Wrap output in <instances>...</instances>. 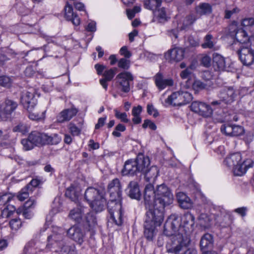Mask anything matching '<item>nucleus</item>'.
Wrapping results in <instances>:
<instances>
[{
    "mask_svg": "<svg viewBox=\"0 0 254 254\" xmlns=\"http://www.w3.org/2000/svg\"><path fill=\"white\" fill-rule=\"evenodd\" d=\"M123 211H121V219L119 217L118 215L116 213L114 214V218L112 217V216L110 215V219L109 221L111 222L114 223L116 225L118 226H120L122 225L123 222Z\"/></svg>",
    "mask_w": 254,
    "mask_h": 254,
    "instance_id": "09e8293b",
    "label": "nucleus"
},
{
    "mask_svg": "<svg viewBox=\"0 0 254 254\" xmlns=\"http://www.w3.org/2000/svg\"><path fill=\"white\" fill-rule=\"evenodd\" d=\"M46 138H45V144H57L61 140V138L59 137L58 134H54L51 136H48L46 134Z\"/></svg>",
    "mask_w": 254,
    "mask_h": 254,
    "instance_id": "79ce46f5",
    "label": "nucleus"
},
{
    "mask_svg": "<svg viewBox=\"0 0 254 254\" xmlns=\"http://www.w3.org/2000/svg\"><path fill=\"white\" fill-rule=\"evenodd\" d=\"M77 111L75 109H65L61 112L57 116V121L59 123L69 121L73 117L75 116Z\"/></svg>",
    "mask_w": 254,
    "mask_h": 254,
    "instance_id": "7c9ffc66",
    "label": "nucleus"
},
{
    "mask_svg": "<svg viewBox=\"0 0 254 254\" xmlns=\"http://www.w3.org/2000/svg\"><path fill=\"white\" fill-rule=\"evenodd\" d=\"M115 117L124 123H128L129 120L127 118V115L126 113H121L117 110H114Z\"/></svg>",
    "mask_w": 254,
    "mask_h": 254,
    "instance_id": "3c124183",
    "label": "nucleus"
},
{
    "mask_svg": "<svg viewBox=\"0 0 254 254\" xmlns=\"http://www.w3.org/2000/svg\"><path fill=\"white\" fill-rule=\"evenodd\" d=\"M185 50L181 48H175L169 50L165 54V58L170 62H178L184 57Z\"/></svg>",
    "mask_w": 254,
    "mask_h": 254,
    "instance_id": "aec40b11",
    "label": "nucleus"
},
{
    "mask_svg": "<svg viewBox=\"0 0 254 254\" xmlns=\"http://www.w3.org/2000/svg\"><path fill=\"white\" fill-rule=\"evenodd\" d=\"M29 140L35 146H42L45 144L46 134L37 131H32L29 135Z\"/></svg>",
    "mask_w": 254,
    "mask_h": 254,
    "instance_id": "a878e982",
    "label": "nucleus"
},
{
    "mask_svg": "<svg viewBox=\"0 0 254 254\" xmlns=\"http://www.w3.org/2000/svg\"><path fill=\"white\" fill-rule=\"evenodd\" d=\"M57 247H58V249H54L55 252L60 251L61 254H77L75 246L73 244L69 245L63 242Z\"/></svg>",
    "mask_w": 254,
    "mask_h": 254,
    "instance_id": "cd10ccee",
    "label": "nucleus"
},
{
    "mask_svg": "<svg viewBox=\"0 0 254 254\" xmlns=\"http://www.w3.org/2000/svg\"><path fill=\"white\" fill-rule=\"evenodd\" d=\"M239 11V9L237 7L233 8L231 10L226 9L225 11V18L227 19L230 18L231 16L235 13H237Z\"/></svg>",
    "mask_w": 254,
    "mask_h": 254,
    "instance_id": "338daca9",
    "label": "nucleus"
},
{
    "mask_svg": "<svg viewBox=\"0 0 254 254\" xmlns=\"http://www.w3.org/2000/svg\"><path fill=\"white\" fill-rule=\"evenodd\" d=\"M242 25L246 28L248 29L249 28H254V18L249 17L244 19L242 21Z\"/></svg>",
    "mask_w": 254,
    "mask_h": 254,
    "instance_id": "37998d69",
    "label": "nucleus"
},
{
    "mask_svg": "<svg viewBox=\"0 0 254 254\" xmlns=\"http://www.w3.org/2000/svg\"><path fill=\"white\" fill-rule=\"evenodd\" d=\"M11 85V79L8 76H1V86L9 87Z\"/></svg>",
    "mask_w": 254,
    "mask_h": 254,
    "instance_id": "680f3d73",
    "label": "nucleus"
},
{
    "mask_svg": "<svg viewBox=\"0 0 254 254\" xmlns=\"http://www.w3.org/2000/svg\"><path fill=\"white\" fill-rule=\"evenodd\" d=\"M12 198L10 193H4L1 195V203L5 206L1 212V217L8 218L12 215L15 210V208L12 205H7V203Z\"/></svg>",
    "mask_w": 254,
    "mask_h": 254,
    "instance_id": "a211bd4d",
    "label": "nucleus"
},
{
    "mask_svg": "<svg viewBox=\"0 0 254 254\" xmlns=\"http://www.w3.org/2000/svg\"><path fill=\"white\" fill-rule=\"evenodd\" d=\"M217 96L223 103L228 104L234 101L237 93L234 87L225 86L220 90Z\"/></svg>",
    "mask_w": 254,
    "mask_h": 254,
    "instance_id": "f8f14e48",
    "label": "nucleus"
},
{
    "mask_svg": "<svg viewBox=\"0 0 254 254\" xmlns=\"http://www.w3.org/2000/svg\"><path fill=\"white\" fill-rule=\"evenodd\" d=\"M159 170L155 166H153L148 169L147 167L145 169V171L142 172L141 174L144 175V178L147 182H149V184H153L155 181L156 179L159 175Z\"/></svg>",
    "mask_w": 254,
    "mask_h": 254,
    "instance_id": "393cba45",
    "label": "nucleus"
},
{
    "mask_svg": "<svg viewBox=\"0 0 254 254\" xmlns=\"http://www.w3.org/2000/svg\"><path fill=\"white\" fill-rule=\"evenodd\" d=\"M224 164L233 170L236 176H242L247 170L253 166L254 162L251 159L242 161L240 153L237 152L230 154L224 161Z\"/></svg>",
    "mask_w": 254,
    "mask_h": 254,
    "instance_id": "7ed1b4c3",
    "label": "nucleus"
},
{
    "mask_svg": "<svg viewBox=\"0 0 254 254\" xmlns=\"http://www.w3.org/2000/svg\"><path fill=\"white\" fill-rule=\"evenodd\" d=\"M9 225L11 229L17 230L21 226L22 223L20 219L15 218L9 221Z\"/></svg>",
    "mask_w": 254,
    "mask_h": 254,
    "instance_id": "49530a36",
    "label": "nucleus"
},
{
    "mask_svg": "<svg viewBox=\"0 0 254 254\" xmlns=\"http://www.w3.org/2000/svg\"><path fill=\"white\" fill-rule=\"evenodd\" d=\"M17 104L11 100L7 99L3 104V110L1 112V120H10L12 112L16 108Z\"/></svg>",
    "mask_w": 254,
    "mask_h": 254,
    "instance_id": "6ab92c4d",
    "label": "nucleus"
},
{
    "mask_svg": "<svg viewBox=\"0 0 254 254\" xmlns=\"http://www.w3.org/2000/svg\"><path fill=\"white\" fill-rule=\"evenodd\" d=\"M14 132H18L24 134L28 131V129L25 125L22 123H19L13 128Z\"/></svg>",
    "mask_w": 254,
    "mask_h": 254,
    "instance_id": "de8ad7c7",
    "label": "nucleus"
},
{
    "mask_svg": "<svg viewBox=\"0 0 254 254\" xmlns=\"http://www.w3.org/2000/svg\"><path fill=\"white\" fill-rule=\"evenodd\" d=\"M196 12L199 15L210 13L211 12V6L208 3H201L196 8Z\"/></svg>",
    "mask_w": 254,
    "mask_h": 254,
    "instance_id": "58836bf2",
    "label": "nucleus"
},
{
    "mask_svg": "<svg viewBox=\"0 0 254 254\" xmlns=\"http://www.w3.org/2000/svg\"><path fill=\"white\" fill-rule=\"evenodd\" d=\"M67 235L69 238L81 245L85 238L84 232L78 226L74 225L71 227L67 231Z\"/></svg>",
    "mask_w": 254,
    "mask_h": 254,
    "instance_id": "f3484780",
    "label": "nucleus"
},
{
    "mask_svg": "<svg viewBox=\"0 0 254 254\" xmlns=\"http://www.w3.org/2000/svg\"><path fill=\"white\" fill-rule=\"evenodd\" d=\"M183 228H180V232H173V234L167 236H171L167 240L166 246V251L168 253L179 254V253L184 250L188 246L190 242V235L186 233H183ZM165 235V234L163 233ZM166 236V235H165Z\"/></svg>",
    "mask_w": 254,
    "mask_h": 254,
    "instance_id": "20e7f679",
    "label": "nucleus"
},
{
    "mask_svg": "<svg viewBox=\"0 0 254 254\" xmlns=\"http://www.w3.org/2000/svg\"><path fill=\"white\" fill-rule=\"evenodd\" d=\"M120 53L126 58H129L131 56V53L127 50L126 46H124L121 48Z\"/></svg>",
    "mask_w": 254,
    "mask_h": 254,
    "instance_id": "69168bd1",
    "label": "nucleus"
},
{
    "mask_svg": "<svg viewBox=\"0 0 254 254\" xmlns=\"http://www.w3.org/2000/svg\"><path fill=\"white\" fill-rule=\"evenodd\" d=\"M69 128L70 129V132L73 135H78L80 132V129L74 124L72 123L69 124Z\"/></svg>",
    "mask_w": 254,
    "mask_h": 254,
    "instance_id": "052dcab7",
    "label": "nucleus"
},
{
    "mask_svg": "<svg viewBox=\"0 0 254 254\" xmlns=\"http://www.w3.org/2000/svg\"><path fill=\"white\" fill-rule=\"evenodd\" d=\"M213 245V238L211 235L206 234L201 238L200 242V246L202 250L205 251L207 249H211Z\"/></svg>",
    "mask_w": 254,
    "mask_h": 254,
    "instance_id": "473e14b6",
    "label": "nucleus"
},
{
    "mask_svg": "<svg viewBox=\"0 0 254 254\" xmlns=\"http://www.w3.org/2000/svg\"><path fill=\"white\" fill-rule=\"evenodd\" d=\"M118 66L120 68L127 70L130 67V61L126 58H122L118 61Z\"/></svg>",
    "mask_w": 254,
    "mask_h": 254,
    "instance_id": "c03bdc74",
    "label": "nucleus"
},
{
    "mask_svg": "<svg viewBox=\"0 0 254 254\" xmlns=\"http://www.w3.org/2000/svg\"><path fill=\"white\" fill-rule=\"evenodd\" d=\"M127 193L131 198L139 200L141 192L138 183L135 181L130 182L127 189Z\"/></svg>",
    "mask_w": 254,
    "mask_h": 254,
    "instance_id": "b1692460",
    "label": "nucleus"
},
{
    "mask_svg": "<svg viewBox=\"0 0 254 254\" xmlns=\"http://www.w3.org/2000/svg\"><path fill=\"white\" fill-rule=\"evenodd\" d=\"M117 70V68L115 67L105 71L103 74L104 77L100 79V83L106 90H107L108 85L107 82L112 80L116 74Z\"/></svg>",
    "mask_w": 254,
    "mask_h": 254,
    "instance_id": "c85d7f7f",
    "label": "nucleus"
},
{
    "mask_svg": "<svg viewBox=\"0 0 254 254\" xmlns=\"http://www.w3.org/2000/svg\"><path fill=\"white\" fill-rule=\"evenodd\" d=\"M198 220L200 225L204 227L208 225L209 222V219L205 214H201L198 217Z\"/></svg>",
    "mask_w": 254,
    "mask_h": 254,
    "instance_id": "5fc2aeb1",
    "label": "nucleus"
},
{
    "mask_svg": "<svg viewBox=\"0 0 254 254\" xmlns=\"http://www.w3.org/2000/svg\"><path fill=\"white\" fill-rule=\"evenodd\" d=\"M161 0H145L144 5L146 8L154 12L161 6Z\"/></svg>",
    "mask_w": 254,
    "mask_h": 254,
    "instance_id": "e433bc0d",
    "label": "nucleus"
},
{
    "mask_svg": "<svg viewBox=\"0 0 254 254\" xmlns=\"http://www.w3.org/2000/svg\"><path fill=\"white\" fill-rule=\"evenodd\" d=\"M121 198H111L108 203H106L109 215L112 216L113 219H115V213L121 219V211H123Z\"/></svg>",
    "mask_w": 254,
    "mask_h": 254,
    "instance_id": "dca6fc26",
    "label": "nucleus"
},
{
    "mask_svg": "<svg viewBox=\"0 0 254 254\" xmlns=\"http://www.w3.org/2000/svg\"><path fill=\"white\" fill-rule=\"evenodd\" d=\"M196 19L194 15H190L187 16L184 21L183 24L184 26H189L193 24Z\"/></svg>",
    "mask_w": 254,
    "mask_h": 254,
    "instance_id": "bf43d9fd",
    "label": "nucleus"
},
{
    "mask_svg": "<svg viewBox=\"0 0 254 254\" xmlns=\"http://www.w3.org/2000/svg\"><path fill=\"white\" fill-rule=\"evenodd\" d=\"M155 83L157 87L160 90L164 89L168 86H172L174 81L171 78H166L161 72H158L153 77Z\"/></svg>",
    "mask_w": 254,
    "mask_h": 254,
    "instance_id": "412c9836",
    "label": "nucleus"
},
{
    "mask_svg": "<svg viewBox=\"0 0 254 254\" xmlns=\"http://www.w3.org/2000/svg\"><path fill=\"white\" fill-rule=\"evenodd\" d=\"M177 198L180 206L183 209H189L192 207L190 199L184 192H179L177 194Z\"/></svg>",
    "mask_w": 254,
    "mask_h": 254,
    "instance_id": "c756f323",
    "label": "nucleus"
},
{
    "mask_svg": "<svg viewBox=\"0 0 254 254\" xmlns=\"http://www.w3.org/2000/svg\"><path fill=\"white\" fill-rule=\"evenodd\" d=\"M147 112L150 115H152L154 118L159 116V113L156 109L151 104H148L147 106Z\"/></svg>",
    "mask_w": 254,
    "mask_h": 254,
    "instance_id": "603ef678",
    "label": "nucleus"
},
{
    "mask_svg": "<svg viewBox=\"0 0 254 254\" xmlns=\"http://www.w3.org/2000/svg\"><path fill=\"white\" fill-rule=\"evenodd\" d=\"M213 37L211 34H207L204 38L203 43L201 47L203 49H210L213 50H217L218 47L215 46V43L213 41Z\"/></svg>",
    "mask_w": 254,
    "mask_h": 254,
    "instance_id": "f704fd0d",
    "label": "nucleus"
},
{
    "mask_svg": "<svg viewBox=\"0 0 254 254\" xmlns=\"http://www.w3.org/2000/svg\"><path fill=\"white\" fill-rule=\"evenodd\" d=\"M27 111L29 112V118L31 120L37 121L44 119L45 117L46 110L39 113L37 109H34V108L31 110Z\"/></svg>",
    "mask_w": 254,
    "mask_h": 254,
    "instance_id": "4c0bfd02",
    "label": "nucleus"
},
{
    "mask_svg": "<svg viewBox=\"0 0 254 254\" xmlns=\"http://www.w3.org/2000/svg\"><path fill=\"white\" fill-rule=\"evenodd\" d=\"M155 213L147 211L146 213V219L144 224V235L148 241H152L155 234V228L162 223L164 216H161V218L157 216Z\"/></svg>",
    "mask_w": 254,
    "mask_h": 254,
    "instance_id": "0eeeda50",
    "label": "nucleus"
},
{
    "mask_svg": "<svg viewBox=\"0 0 254 254\" xmlns=\"http://www.w3.org/2000/svg\"><path fill=\"white\" fill-rule=\"evenodd\" d=\"M192 87L194 90L199 91L204 89H207V85L200 80H196L193 83Z\"/></svg>",
    "mask_w": 254,
    "mask_h": 254,
    "instance_id": "a18cd8bd",
    "label": "nucleus"
},
{
    "mask_svg": "<svg viewBox=\"0 0 254 254\" xmlns=\"http://www.w3.org/2000/svg\"><path fill=\"white\" fill-rule=\"evenodd\" d=\"M192 99V96L190 93L179 91L173 93L166 99L165 102L174 106H180L189 103Z\"/></svg>",
    "mask_w": 254,
    "mask_h": 254,
    "instance_id": "6e6552de",
    "label": "nucleus"
},
{
    "mask_svg": "<svg viewBox=\"0 0 254 254\" xmlns=\"http://www.w3.org/2000/svg\"><path fill=\"white\" fill-rule=\"evenodd\" d=\"M108 190L111 198H120L122 196V186L119 180L113 179L108 186Z\"/></svg>",
    "mask_w": 254,
    "mask_h": 254,
    "instance_id": "4be33fe9",
    "label": "nucleus"
},
{
    "mask_svg": "<svg viewBox=\"0 0 254 254\" xmlns=\"http://www.w3.org/2000/svg\"><path fill=\"white\" fill-rule=\"evenodd\" d=\"M32 193L31 190L25 186L17 193L16 197L19 200L22 201L27 198L29 194Z\"/></svg>",
    "mask_w": 254,
    "mask_h": 254,
    "instance_id": "ea45409f",
    "label": "nucleus"
},
{
    "mask_svg": "<svg viewBox=\"0 0 254 254\" xmlns=\"http://www.w3.org/2000/svg\"><path fill=\"white\" fill-rule=\"evenodd\" d=\"M190 109L200 116L205 117H210L213 113V109L205 103L194 101L190 106Z\"/></svg>",
    "mask_w": 254,
    "mask_h": 254,
    "instance_id": "4468645a",
    "label": "nucleus"
},
{
    "mask_svg": "<svg viewBox=\"0 0 254 254\" xmlns=\"http://www.w3.org/2000/svg\"><path fill=\"white\" fill-rule=\"evenodd\" d=\"M173 200L172 191L166 185H158L155 190L151 184L146 185L144 193L145 208L158 214L159 218L164 216L165 208L173 203Z\"/></svg>",
    "mask_w": 254,
    "mask_h": 254,
    "instance_id": "f257e3e1",
    "label": "nucleus"
},
{
    "mask_svg": "<svg viewBox=\"0 0 254 254\" xmlns=\"http://www.w3.org/2000/svg\"><path fill=\"white\" fill-rule=\"evenodd\" d=\"M68 217L76 222H79L82 217L81 208L77 207L71 210L69 213Z\"/></svg>",
    "mask_w": 254,
    "mask_h": 254,
    "instance_id": "c9c22d12",
    "label": "nucleus"
},
{
    "mask_svg": "<svg viewBox=\"0 0 254 254\" xmlns=\"http://www.w3.org/2000/svg\"><path fill=\"white\" fill-rule=\"evenodd\" d=\"M150 164L148 157L145 156L143 154H139L135 159H129L125 163L124 168L122 170L124 176L137 175L145 171V169Z\"/></svg>",
    "mask_w": 254,
    "mask_h": 254,
    "instance_id": "39448f33",
    "label": "nucleus"
},
{
    "mask_svg": "<svg viewBox=\"0 0 254 254\" xmlns=\"http://www.w3.org/2000/svg\"><path fill=\"white\" fill-rule=\"evenodd\" d=\"M116 79L121 91L128 93L130 90V85L132 84L134 77L130 72L125 71L119 73Z\"/></svg>",
    "mask_w": 254,
    "mask_h": 254,
    "instance_id": "9d476101",
    "label": "nucleus"
},
{
    "mask_svg": "<svg viewBox=\"0 0 254 254\" xmlns=\"http://www.w3.org/2000/svg\"><path fill=\"white\" fill-rule=\"evenodd\" d=\"M86 223L89 226V230L92 229L96 224V218L92 213H87L86 216Z\"/></svg>",
    "mask_w": 254,
    "mask_h": 254,
    "instance_id": "a19ab883",
    "label": "nucleus"
},
{
    "mask_svg": "<svg viewBox=\"0 0 254 254\" xmlns=\"http://www.w3.org/2000/svg\"><path fill=\"white\" fill-rule=\"evenodd\" d=\"M213 61L215 66H216L219 70H224L226 68V63L224 57L217 53L213 54Z\"/></svg>",
    "mask_w": 254,
    "mask_h": 254,
    "instance_id": "72a5a7b5",
    "label": "nucleus"
},
{
    "mask_svg": "<svg viewBox=\"0 0 254 254\" xmlns=\"http://www.w3.org/2000/svg\"><path fill=\"white\" fill-rule=\"evenodd\" d=\"M220 129L222 132L230 136L242 135L245 131L243 127L230 124L222 125Z\"/></svg>",
    "mask_w": 254,
    "mask_h": 254,
    "instance_id": "2eb2a0df",
    "label": "nucleus"
},
{
    "mask_svg": "<svg viewBox=\"0 0 254 254\" xmlns=\"http://www.w3.org/2000/svg\"><path fill=\"white\" fill-rule=\"evenodd\" d=\"M81 194L79 188L71 186L66 190L65 195L68 197L71 200L77 203L78 198Z\"/></svg>",
    "mask_w": 254,
    "mask_h": 254,
    "instance_id": "2f4dec72",
    "label": "nucleus"
},
{
    "mask_svg": "<svg viewBox=\"0 0 254 254\" xmlns=\"http://www.w3.org/2000/svg\"><path fill=\"white\" fill-rule=\"evenodd\" d=\"M236 39L242 44V46H246V44L254 43V38L249 36L246 32V30L239 29L236 30L235 34Z\"/></svg>",
    "mask_w": 254,
    "mask_h": 254,
    "instance_id": "5701e85b",
    "label": "nucleus"
},
{
    "mask_svg": "<svg viewBox=\"0 0 254 254\" xmlns=\"http://www.w3.org/2000/svg\"><path fill=\"white\" fill-rule=\"evenodd\" d=\"M192 66L191 65L187 68H186L185 69L183 70L180 73V76L182 79H188L192 73Z\"/></svg>",
    "mask_w": 254,
    "mask_h": 254,
    "instance_id": "864d4df0",
    "label": "nucleus"
},
{
    "mask_svg": "<svg viewBox=\"0 0 254 254\" xmlns=\"http://www.w3.org/2000/svg\"><path fill=\"white\" fill-rule=\"evenodd\" d=\"M182 225L180 224L178 215L172 214L168 218L164 226V234L167 236L173 234V232H179L183 228V233L189 235L192 231L194 224V217L190 212L185 213L181 218Z\"/></svg>",
    "mask_w": 254,
    "mask_h": 254,
    "instance_id": "f03ea898",
    "label": "nucleus"
},
{
    "mask_svg": "<svg viewBox=\"0 0 254 254\" xmlns=\"http://www.w3.org/2000/svg\"><path fill=\"white\" fill-rule=\"evenodd\" d=\"M36 203V200L30 197L23 205L25 209L30 210V209H33L35 207Z\"/></svg>",
    "mask_w": 254,
    "mask_h": 254,
    "instance_id": "6e6d98bb",
    "label": "nucleus"
},
{
    "mask_svg": "<svg viewBox=\"0 0 254 254\" xmlns=\"http://www.w3.org/2000/svg\"><path fill=\"white\" fill-rule=\"evenodd\" d=\"M142 127L144 128L149 127L150 129L154 130H155L157 128L155 124L148 120H146L144 121V122L142 125Z\"/></svg>",
    "mask_w": 254,
    "mask_h": 254,
    "instance_id": "0e129e2a",
    "label": "nucleus"
},
{
    "mask_svg": "<svg viewBox=\"0 0 254 254\" xmlns=\"http://www.w3.org/2000/svg\"><path fill=\"white\" fill-rule=\"evenodd\" d=\"M40 181L37 179H32L26 186L33 192L35 188L40 184Z\"/></svg>",
    "mask_w": 254,
    "mask_h": 254,
    "instance_id": "13d9d810",
    "label": "nucleus"
},
{
    "mask_svg": "<svg viewBox=\"0 0 254 254\" xmlns=\"http://www.w3.org/2000/svg\"><path fill=\"white\" fill-rule=\"evenodd\" d=\"M65 230L62 228L55 227L53 234L48 237L47 249H55L62 243Z\"/></svg>",
    "mask_w": 254,
    "mask_h": 254,
    "instance_id": "9b49d317",
    "label": "nucleus"
},
{
    "mask_svg": "<svg viewBox=\"0 0 254 254\" xmlns=\"http://www.w3.org/2000/svg\"><path fill=\"white\" fill-rule=\"evenodd\" d=\"M35 91L33 88L23 92L21 96V103L27 110H31L36 105L37 101L34 96Z\"/></svg>",
    "mask_w": 254,
    "mask_h": 254,
    "instance_id": "ddd939ff",
    "label": "nucleus"
},
{
    "mask_svg": "<svg viewBox=\"0 0 254 254\" xmlns=\"http://www.w3.org/2000/svg\"><path fill=\"white\" fill-rule=\"evenodd\" d=\"M21 143L23 146V148L25 150H29L32 149L34 147V143H33L29 140V137L27 139H23L21 140Z\"/></svg>",
    "mask_w": 254,
    "mask_h": 254,
    "instance_id": "8fccbe9b",
    "label": "nucleus"
},
{
    "mask_svg": "<svg viewBox=\"0 0 254 254\" xmlns=\"http://www.w3.org/2000/svg\"><path fill=\"white\" fill-rule=\"evenodd\" d=\"M247 211V208L246 207H242L235 209L234 211L238 214L240 215L242 217H244L246 215V212Z\"/></svg>",
    "mask_w": 254,
    "mask_h": 254,
    "instance_id": "774afa93",
    "label": "nucleus"
},
{
    "mask_svg": "<svg viewBox=\"0 0 254 254\" xmlns=\"http://www.w3.org/2000/svg\"><path fill=\"white\" fill-rule=\"evenodd\" d=\"M64 16L67 20L71 21L73 24L75 26L79 25L80 23V18L75 13L73 12L71 5L67 3L64 7Z\"/></svg>",
    "mask_w": 254,
    "mask_h": 254,
    "instance_id": "bb28decb",
    "label": "nucleus"
},
{
    "mask_svg": "<svg viewBox=\"0 0 254 254\" xmlns=\"http://www.w3.org/2000/svg\"><path fill=\"white\" fill-rule=\"evenodd\" d=\"M211 59L208 56H205L201 59V64L205 67H208L211 65Z\"/></svg>",
    "mask_w": 254,
    "mask_h": 254,
    "instance_id": "e2e57ef3",
    "label": "nucleus"
},
{
    "mask_svg": "<svg viewBox=\"0 0 254 254\" xmlns=\"http://www.w3.org/2000/svg\"><path fill=\"white\" fill-rule=\"evenodd\" d=\"M154 15L158 17L160 19H166V14L165 9L161 8L160 9H157L153 12Z\"/></svg>",
    "mask_w": 254,
    "mask_h": 254,
    "instance_id": "4d7b16f0",
    "label": "nucleus"
},
{
    "mask_svg": "<svg viewBox=\"0 0 254 254\" xmlns=\"http://www.w3.org/2000/svg\"><path fill=\"white\" fill-rule=\"evenodd\" d=\"M239 59L242 63L250 66L254 63V42L246 46H241L238 51Z\"/></svg>",
    "mask_w": 254,
    "mask_h": 254,
    "instance_id": "1a4fd4ad",
    "label": "nucleus"
},
{
    "mask_svg": "<svg viewBox=\"0 0 254 254\" xmlns=\"http://www.w3.org/2000/svg\"><path fill=\"white\" fill-rule=\"evenodd\" d=\"M84 198L90 207L96 212L103 210L106 205L104 191L93 187L88 188L84 192Z\"/></svg>",
    "mask_w": 254,
    "mask_h": 254,
    "instance_id": "423d86ee",
    "label": "nucleus"
}]
</instances>
